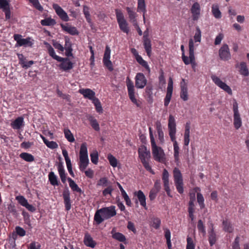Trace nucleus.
<instances>
[{
    "label": "nucleus",
    "mask_w": 249,
    "mask_h": 249,
    "mask_svg": "<svg viewBox=\"0 0 249 249\" xmlns=\"http://www.w3.org/2000/svg\"><path fill=\"white\" fill-rule=\"evenodd\" d=\"M168 129L169 131V135L171 141L173 142L174 156L175 160L176 162H178L179 160V147L176 141V123L174 117L171 114H170L169 116Z\"/></svg>",
    "instance_id": "1"
},
{
    "label": "nucleus",
    "mask_w": 249,
    "mask_h": 249,
    "mask_svg": "<svg viewBox=\"0 0 249 249\" xmlns=\"http://www.w3.org/2000/svg\"><path fill=\"white\" fill-rule=\"evenodd\" d=\"M116 214L115 206H110L98 210L94 215V219L96 224H101L105 219H108Z\"/></svg>",
    "instance_id": "2"
},
{
    "label": "nucleus",
    "mask_w": 249,
    "mask_h": 249,
    "mask_svg": "<svg viewBox=\"0 0 249 249\" xmlns=\"http://www.w3.org/2000/svg\"><path fill=\"white\" fill-rule=\"evenodd\" d=\"M79 155V169L80 171H84L89 163L87 147L85 142L81 145Z\"/></svg>",
    "instance_id": "3"
},
{
    "label": "nucleus",
    "mask_w": 249,
    "mask_h": 249,
    "mask_svg": "<svg viewBox=\"0 0 249 249\" xmlns=\"http://www.w3.org/2000/svg\"><path fill=\"white\" fill-rule=\"evenodd\" d=\"M175 185L178 192L182 194L184 192L182 176L180 171L177 167L174 168L173 171Z\"/></svg>",
    "instance_id": "4"
},
{
    "label": "nucleus",
    "mask_w": 249,
    "mask_h": 249,
    "mask_svg": "<svg viewBox=\"0 0 249 249\" xmlns=\"http://www.w3.org/2000/svg\"><path fill=\"white\" fill-rule=\"evenodd\" d=\"M126 86L128 90V94L131 102L137 107H141L142 102L136 98L133 82L128 77L126 78Z\"/></svg>",
    "instance_id": "5"
},
{
    "label": "nucleus",
    "mask_w": 249,
    "mask_h": 249,
    "mask_svg": "<svg viewBox=\"0 0 249 249\" xmlns=\"http://www.w3.org/2000/svg\"><path fill=\"white\" fill-rule=\"evenodd\" d=\"M115 13L119 28L123 32L128 34L129 31L128 23L124 18L123 13L121 10L118 9L115 10Z\"/></svg>",
    "instance_id": "6"
},
{
    "label": "nucleus",
    "mask_w": 249,
    "mask_h": 249,
    "mask_svg": "<svg viewBox=\"0 0 249 249\" xmlns=\"http://www.w3.org/2000/svg\"><path fill=\"white\" fill-rule=\"evenodd\" d=\"M232 110L233 112V124L236 129H239L242 125V119L238 110V104L234 99L232 104Z\"/></svg>",
    "instance_id": "7"
},
{
    "label": "nucleus",
    "mask_w": 249,
    "mask_h": 249,
    "mask_svg": "<svg viewBox=\"0 0 249 249\" xmlns=\"http://www.w3.org/2000/svg\"><path fill=\"white\" fill-rule=\"evenodd\" d=\"M211 79L213 82L219 88L226 92L230 95H232V92L231 88L226 84L225 82H223L220 78L215 75H212Z\"/></svg>",
    "instance_id": "8"
},
{
    "label": "nucleus",
    "mask_w": 249,
    "mask_h": 249,
    "mask_svg": "<svg viewBox=\"0 0 249 249\" xmlns=\"http://www.w3.org/2000/svg\"><path fill=\"white\" fill-rule=\"evenodd\" d=\"M153 158L160 162H164L166 160L165 154L161 147L156 146L152 148Z\"/></svg>",
    "instance_id": "9"
},
{
    "label": "nucleus",
    "mask_w": 249,
    "mask_h": 249,
    "mask_svg": "<svg viewBox=\"0 0 249 249\" xmlns=\"http://www.w3.org/2000/svg\"><path fill=\"white\" fill-rule=\"evenodd\" d=\"M14 39L17 41L16 46H32L33 43L31 41V38L28 37L26 38H22L20 35L16 34L14 36Z\"/></svg>",
    "instance_id": "10"
},
{
    "label": "nucleus",
    "mask_w": 249,
    "mask_h": 249,
    "mask_svg": "<svg viewBox=\"0 0 249 249\" xmlns=\"http://www.w3.org/2000/svg\"><path fill=\"white\" fill-rule=\"evenodd\" d=\"M139 157L141 162L149 160L151 158L150 150L144 145L141 146L138 150Z\"/></svg>",
    "instance_id": "11"
},
{
    "label": "nucleus",
    "mask_w": 249,
    "mask_h": 249,
    "mask_svg": "<svg viewBox=\"0 0 249 249\" xmlns=\"http://www.w3.org/2000/svg\"><path fill=\"white\" fill-rule=\"evenodd\" d=\"M173 89V81L172 78L170 77L168 81V86L167 88V92L165 98L164 99V106L167 107L168 106L172 95Z\"/></svg>",
    "instance_id": "12"
},
{
    "label": "nucleus",
    "mask_w": 249,
    "mask_h": 249,
    "mask_svg": "<svg viewBox=\"0 0 249 249\" xmlns=\"http://www.w3.org/2000/svg\"><path fill=\"white\" fill-rule=\"evenodd\" d=\"M219 55L220 58L224 61L231 59V55L230 49L227 44H224L219 50Z\"/></svg>",
    "instance_id": "13"
},
{
    "label": "nucleus",
    "mask_w": 249,
    "mask_h": 249,
    "mask_svg": "<svg viewBox=\"0 0 249 249\" xmlns=\"http://www.w3.org/2000/svg\"><path fill=\"white\" fill-rule=\"evenodd\" d=\"M53 8L55 10L56 14L59 17L64 21H68L69 18L67 13L57 4L54 3Z\"/></svg>",
    "instance_id": "14"
},
{
    "label": "nucleus",
    "mask_w": 249,
    "mask_h": 249,
    "mask_svg": "<svg viewBox=\"0 0 249 249\" xmlns=\"http://www.w3.org/2000/svg\"><path fill=\"white\" fill-rule=\"evenodd\" d=\"M147 83V80L142 73H138L135 77V86L138 89L143 88Z\"/></svg>",
    "instance_id": "15"
},
{
    "label": "nucleus",
    "mask_w": 249,
    "mask_h": 249,
    "mask_svg": "<svg viewBox=\"0 0 249 249\" xmlns=\"http://www.w3.org/2000/svg\"><path fill=\"white\" fill-rule=\"evenodd\" d=\"M110 49L108 46L106 47L105 52L103 57V62L104 65L110 71L113 70L112 62L110 60Z\"/></svg>",
    "instance_id": "16"
},
{
    "label": "nucleus",
    "mask_w": 249,
    "mask_h": 249,
    "mask_svg": "<svg viewBox=\"0 0 249 249\" xmlns=\"http://www.w3.org/2000/svg\"><path fill=\"white\" fill-rule=\"evenodd\" d=\"M191 12L193 20L194 21L198 20L200 17V6L197 2H196L193 4L191 8Z\"/></svg>",
    "instance_id": "17"
},
{
    "label": "nucleus",
    "mask_w": 249,
    "mask_h": 249,
    "mask_svg": "<svg viewBox=\"0 0 249 249\" xmlns=\"http://www.w3.org/2000/svg\"><path fill=\"white\" fill-rule=\"evenodd\" d=\"M169 177V174L168 171L164 169L162 173V179L163 182L164 189L166 192L167 195L169 196H171Z\"/></svg>",
    "instance_id": "18"
},
{
    "label": "nucleus",
    "mask_w": 249,
    "mask_h": 249,
    "mask_svg": "<svg viewBox=\"0 0 249 249\" xmlns=\"http://www.w3.org/2000/svg\"><path fill=\"white\" fill-rule=\"evenodd\" d=\"M62 195L64 199L65 209L66 211H68L71 209L70 192L68 188H66L63 191Z\"/></svg>",
    "instance_id": "19"
},
{
    "label": "nucleus",
    "mask_w": 249,
    "mask_h": 249,
    "mask_svg": "<svg viewBox=\"0 0 249 249\" xmlns=\"http://www.w3.org/2000/svg\"><path fill=\"white\" fill-rule=\"evenodd\" d=\"M78 92L83 95L84 98L90 100H93L95 97V93L90 89H81L78 90Z\"/></svg>",
    "instance_id": "20"
},
{
    "label": "nucleus",
    "mask_w": 249,
    "mask_h": 249,
    "mask_svg": "<svg viewBox=\"0 0 249 249\" xmlns=\"http://www.w3.org/2000/svg\"><path fill=\"white\" fill-rule=\"evenodd\" d=\"M189 48H190V59H191L190 64L192 65L193 69H195L196 64L195 62V57L194 55V43L192 39H190L189 41Z\"/></svg>",
    "instance_id": "21"
},
{
    "label": "nucleus",
    "mask_w": 249,
    "mask_h": 249,
    "mask_svg": "<svg viewBox=\"0 0 249 249\" xmlns=\"http://www.w3.org/2000/svg\"><path fill=\"white\" fill-rule=\"evenodd\" d=\"M181 92H180V98L184 101L188 100V89L187 85L185 82L184 79H182V81L180 83Z\"/></svg>",
    "instance_id": "22"
},
{
    "label": "nucleus",
    "mask_w": 249,
    "mask_h": 249,
    "mask_svg": "<svg viewBox=\"0 0 249 249\" xmlns=\"http://www.w3.org/2000/svg\"><path fill=\"white\" fill-rule=\"evenodd\" d=\"M44 44L47 48L49 55L52 58L57 60V61H62L64 60L63 58L55 54L53 48L49 43H48L47 42H44Z\"/></svg>",
    "instance_id": "23"
},
{
    "label": "nucleus",
    "mask_w": 249,
    "mask_h": 249,
    "mask_svg": "<svg viewBox=\"0 0 249 249\" xmlns=\"http://www.w3.org/2000/svg\"><path fill=\"white\" fill-rule=\"evenodd\" d=\"M134 195L138 197L141 205L146 209V197L143 193L141 190H139L134 192Z\"/></svg>",
    "instance_id": "24"
},
{
    "label": "nucleus",
    "mask_w": 249,
    "mask_h": 249,
    "mask_svg": "<svg viewBox=\"0 0 249 249\" xmlns=\"http://www.w3.org/2000/svg\"><path fill=\"white\" fill-rule=\"evenodd\" d=\"M84 243L86 246L91 248H94L96 245L95 241L93 240V238L88 233H86L85 235Z\"/></svg>",
    "instance_id": "25"
},
{
    "label": "nucleus",
    "mask_w": 249,
    "mask_h": 249,
    "mask_svg": "<svg viewBox=\"0 0 249 249\" xmlns=\"http://www.w3.org/2000/svg\"><path fill=\"white\" fill-rule=\"evenodd\" d=\"M23 123V118L22 117H19L11 123V126L14 129H19L24 125Z\"/></svg>",
    "instance_id": "26"
},
{
    "label": "nucleus",
    "mask_w": 249,
    "mask_h": 249,
    "mask_svg": "<svg viewBox=\"0 0 249 249\" xmlns=\"http://www.w3.org/2000/svg\"><path fill=\"white\" fill-rule=\"evenodd\" d=\"M62 63L60 64L59 67L60 69H62L65 71H68L71 69L73 68V64L68 59H64Z\"/></svg>",
    "instance_id": "27"
},
{
    "label": "nucleus",
    "mask_w": 249,
    "mask_h": 249,
    "mask_svg": "<svg viewBox=\"0 0 249 249\" xmlns=\"http://www.w3.org/2000/svg\"><path fill=\"white\" fill-rule=\"evenodd\" d=\"M62 28L63 30L72 35L78 34V32L75 27L71 26L67 24L66 25L61 24Z\"/></svg>",
    "instance_id": "28"
},
{
    "label": "nucleus",
    "mask_w": 249,
    "mask_h": 249,
    "mask_svg": "<svg viewBox=\"0 0 249 249\" xmlns=\"http://www.w3.org/2000/svg\"><path fill=\"white\" fill-rule=\"evenodd\" d=\"M212 13L215 18L219 19L222 17V13L219 10V6L218 4L214 3L212 5Z\"/></svg>",
    "instance_id": "29"
},
{
    "label": "nucleus",
    "mask_w": 249,
    "mask_h": 249,
    "mask_svg": "<svg viewBox=\"0 0 249 249\" xmlns=\"http://www.w3.org/2000/svg\"><path fill=\"white\" fill-rule=\"evenodd\" d=\"M143 45L147 55L150 56L151 53V41L148 37H146V36H143Z\"/></svg>",
    "instance_id": "30"
},
{
    "label": "nucleus",
    "mask_w": 249,
    "mask_h": 249,
    "mask_svg": "<svg viewBox=\"0 0 249 249\" xmlns=\"http://www.w3.org/2000/svg\"><path fill=\"white\" fill-rule=\"evenodd\" d=\"M208 240L211 246H213L217 241V235L215 232L214 231L213 228L210 231L208 232Z\"/></svg>",
    "instance_id": "31"
},
{
    "label": "nucleus",
    "mask_w": 249,
    "mask_h": 249,
    "mask_svg": "<svg viewBox=\"0 0 249 249\" xmlns=\"http://www.w3.org/2000/svg\"><path fill=\"white\" fill-rule=\"evenodd\" d=\"M112 237L113 238L118 240L120 242H124L125 240V237L120 232H116V229L113 228L111 231Z\"/></svg>",
    "instance_id": "32"
},
{
    "label": "nucleus",
    "mask_w": 249,
    "mask_h": 249,
    "mask_svg": "<svg viewBox=\"0 0 249 249\" xmlns=\"http://www.w3.org/2000/svg\"><path fill=\"white\" fill-rule=\"evenodd\" d=\"M138 12H143V19L144 23L145 22V13L146 12L145 9V4L144 0H138V8H137Z\"/></svg>",
    "instance_id": "33"
},
{
    "label": "nucleus",
    "mask_w": 249,
    "mask_h": 249,
    "mask_svg": "<svg viewBox=\"0 0 249 249\" xmlns=\"http://www.w3.org/2000/svg\"><path fill=\"white\" fill-rule=\"evenodd\" d=\"M88 120L90 123V124L92 127L96 131L100 130L99 124L97 120L92 116H89L88 117Z\"/></svg>",
    "instance_id": "34"
},
{
    "label": "nucleus",
    "mask_w": 249,
    "mask_h": 249,
    "mask_svg": "<svg viewBox=\"0 0 249 249\" xmlns=\"http://www.w3.org/2000/svg\"><path fill=\"white\" fill-rule=\"evenodd\" d=\"M239 72L241 75L244 76H247L249 75V70L247 68L246 63L245 62H241L239 65Z\"/></svg>",
    "instance_id": "35"
},
{
    "label": "nucleus",
    "mask_w": 249,
    "mask_h": 249,
    "mask_svg": "<svg viewBox=\"0 0 249 249\" xmlns=\"http://www.w3.org/2000/svg\"><path fill=\"white\" fill-rule=\"evenodd\" d=\"M57 168L61 181L64 183L66 182V177L63 164L62 163H60L58 165Z\"/></svg>",
    "instance_id": "36"
},
{
    "label": "nucleus",
    "mask_w": 249,
    "mask_h": 249,
    "mask_svg": "<svg viewBox=\"0 0 249 249\" xmlns=\"http://www.w3.org/2000/svg\"><path fill=\"white\" fill-rule=\"evenodd\" d=\"M222 224L224 231L230 233L232 232L233 231V228L231 222L228 220L226 219L223 220Z\"/></svg>",
    "instance_id": "37"
},
{
    "label": "nucleus",
    "mask_w": 249,
    "mask_h": 249,
    "mask_svg": "<svg viewBox=\"0 0 249 249\" xmlns=\"http://www.w3.org/2000/svg\"><path fill=\"white\" fill-rule=\"evenodd\" d=\"M68 180L69 183L70 187L73 191L77 192L80 194L83 193L82 190L71 178H69Z\"/></svg>",
    "instance_id": "38"
},
{
    "label": "nucleus",
    "mask_w": 249,
    "mask_h": 249,
    "mask_svg": "<svg viewBox=\"0 0 249 249\" xmlns=\"http://www.w3.org/2000/svg\"><path fill=\"white\" fill-rule=\"evenodd\" d=\"M49 180L50 183L53 186L58 185V181L57 176L54 174V172H51L48 175Z\"/></svg>",
    "instance_id": "39"
},
{
    "label": "nucleus",
    "mask_w": 249,
    "mask_h": 249,
    "mask_svg": "<svg viewBox=\"0 0 249 249\" xmlns=\"http://www.w3.org/2000/svg\"><path fill=\"white\" fill-rule=\"evenodd\" d=\"M126 11L127 12L130 21L133 23H137L136 17V13L134 12L130 8L126 7Z\"/></svg>",
    "instance_id": "40"
},
{
    "label": "nucleus",
    "mask_w": 249,
    "mask_h": 249,
    "mask_svg": "<svg viewBox=\"0 0 249 249\" xmlns=\"http://www.w3.org/2000/svg\"><path fill=\"white\" fill-rule=\"evenodd\" d=\"M64 133L66 139L71 142H73L75 141L74 136L70 130L68 128L64 129Z\"/></svg>",
    "instance_id": "41"
},
{
    "label": "nucleus",
    "mask_w": 249,
    "mask_h": 249,
    "mask_svg": "<svg viewBox=\"0 0 249 249\" xmlns=\"http://www.w3.org/2000/svg\"><path fill=\"white\" fill-rule=\"evenodd\" d=\"M20 157L27 162H32L35 160L34 157L31 154L28 153H22L20 154Z\"/></svg>",
    "instance_id": "42"
},
{
    "label": "nucleus",
    "mask_w": 249,
    "mask_h": 249,
    "mask_svg": "<svg viewBox=\"0 0 249 249\" xmlns=\"http://www.w3.org/2000/svg\"><path fill=\"white\" fill-rule=\"evenodd\" d=\"M40 23L43 26H53L56 24L55 20L51 18L41 20Z\"/></svg>",
    "instance_id": "43"
},
{
    "label": "nucleus",
    "mask_w": 249,
    "mask_h": 249,
    "mask_svg": "<svg viewBox=\"0 0 249 249\" xmlns=\"http://www.w3.org/2000/svg\"><path fill=\"white\" fill-rule=\"evenodd\" d=\"M41 138L45 144L49 147L51 149H55L57 148L58 144L57 143L53 141H49L44 137L41 136Z\"/></svg>",
    "instance_id": "44"
},
{
    "label": "nucleus",
    "mask_w": 249,
    "mask_h": 249,
    "mask_svg": "<svg viewBox=\"0 0 249 249\" xmlns=\"http://www.w3.org/2000/svg\"><path fill=\"white\" fill-rule=\"evenodd\" d=\"M136 60L137 62L141 65L142 66H143L144 68H145L146 70L148 71V72H150V68L147 63L144 60L142 59L141 56L138 55L137 57H136Z\"/></svg>",
    "instance_id": "45"
},
{
    "label": "nucleus",
    "mask_w": 249,
    "mask_h": 249,
    "mask_svg": "<svg viewBox=\"0 0 249 249\" xmlns=\"http://www.w3.org/2000/svg\"><path fill=\"white\" fill-rule=\"evenodd\" d=\"M83 13L87 22L89 23H91V19L90 18V15L89 14V8L86 5H84L83 6Z\"/></svg>",
    "instance_id": "46"
},
{
    "label": "nucleus",
    "mask_w": 249,
    "mask_h": 249,
    "mask_svg": "<svg viewBox=\"0 0 249 249\" xmlns=\"http://www.w3.org/2000/svg\"><path fill=\"white\" fill-rule=\"evenodd\" d=\"M92 103L96 107V111L99 113H102L103 108L99 100L95 98L92 100Z\"/></svg>",
    "instance_id": "47"
},
{
    "label": "nucleus",
    "mask_w": 249,
    "mask_h": 249,
    "mask_svg": "<svg viewBox=\"0 0 249 249\" xmlns=\"http://www.w3.org/2000/svg\"><path fill=\"white\" fill-rule=\"evenodd\" d=\"M161 221L158 217H153L152 218L151 226L156 229H158L160 227Z\"/></svg>",
    "instance_id": "48"
},
{
    "label": "nucleus",
    "mask_w": 249,
    "mask_h": 249,
    "mask_svg": "<svg viewBox=\"0 0 249 249\" xmlns=\"http://www.w3.org/2000/svg\"><path fill=\"white\" fill-rule=\"evenodd\" d=\"M107 159L109 162L110 164L113 167L117 166L118 161L116 158L111 154H108L107 156Z\"/></svg>",
    "instance_id": "49"
},
{
    "label": "nucleus",
    "mask_w": 249,
    "mask_h": 249,
    "mask_svg": "<svg viewBox=\"0 0 249 249\" xmlns=\"http://www.w3.org/2000/svg\"><path fill=\"white\" fill-rule=\"evenodd\" d=\"M110 185V182L107 178H101L97 182V186H101L103 187H107Z\"/></svg>",
    "instance_id": "50"
},
{
    "label": "nucleus",
    "mask_w": 249,
    "mask_h": 249,
    "mask_svg": "<svg viewBox=\"0 0 249 249\" xmlns=\"http://www.w3.org/2000/svg\"><path fill=\"white\" fill-rule=\"evenodd\" d=\"M194 41L195 42H200L201 39V32L198 27L196 28V31L194 36Z\"/></svg>",
    "instance_id": "51"
},
{
    "label": "nucleus",
    "mask_w": 249,
    "mask_h": 249,
    "mask_svg": "<svg viewBox=\"0 0 249 249\" xmlns=\"http://www.w3.org/2000/svg\"><path fill=\"white\" fill-rule=\"evenodd\" d=\"M197 201L200 209H203L205 207L204 199L202 195L200 193H197Z\"/></svg>",
    "instance_id": "52"
},
{
    "label": "nucleus",
    "mask_w": 249,
    "mask_h": 249,
    "mask_svg": "<svg viewBox=\"0 0 249 249\" xmlns=\"http://www.w3.org/2000/svg\"><path fill=\"white\" fill-rule=\"evenodd\" d=\"M16 199L22 206L25 207L28 203L27 200L22 196H18L16 197Z\"/></svg>",
    "instance_id": "53"
},
{
    "label": "nucleus",
    "mask_w": 249,
    "mask_h": 249,
    "mask_svg": "<svg viewBox=\"0 0 249 249\" xmlns=\"http://www.w3.org/2000/svg\"><path fill=\"white\" fill-rule=\"evenodd\" d=\"M91 162L96 164L98 161V154L97 151H94L90 154Z\"/></svg>",
    "instance_id": "54"
},
{
    "label": "nucleus",
    "mask_w": 249,
    "mask_h": 249,
    "mask_svg": "<svg viewBox=\"0 0 249 249\" xmlns=\"http://www.w3.org/2000/svg\"><path fill=\"white\" fill-rule=\"evenodd\" d=\"M195 244L194 243L193 239L188 236L187 238L186 249H195Z\"/></svg>",
    "instance_id": "55"
},
{
    "label": "nucleus",
    "mask_w": 249,
    "mask_h": 249,
    "mask_svg": "<svg viewBox=\"0 0 249 249\" xmlns=\"http://www.w3.org/2000/svg\"><path fill=\"white\" fill-rule=\"evenodd\" d=\"M197 227L198 231L199 232H201V233H202L204 235H205L206 231H205V226H204L203 223L201 220H199L198 221Z\"/></svg>",
    "instance_id": "56"
},
{
    "label": "nucleus",
    "mask_w": 249,
    "mask_h": 249,
    "mask_svg": "<svg viewBox=\"0 0 249 249\" xmlns=\"http://www.w3.org/2000/svg\"><path fill=\"white\" fill-rule=\"evenodd\" d=\"M7 208L9 213H12V214H13L14 216H17V211L14 205L12 204H10L8 205Z\"/></svg>",
    "instance_id": "57"
},
{
    "label": "nucleus",
    "mask_w": 249,
    "mask_h": 249,
    "mask_svg": "<svg viewBox=\"0 0 249 249\" xmlns=\"http://www.w3.org/2000/svg\"><path fill=\"white\" fill-rule=\"evenodd\" d=\"M32 3L35 7L40 11H42L43 9L42 6L40 4L38 0H29Z\"/></svg>",
    "instance_id": "58"
},
{
    "label": "nucleus",
    "mask_w": 249,
    "mask_h": 249,
    "mask_svg": "<svg viewBox=\"0 0 249 249\" xmlns=\"http://www.w3.org/2000/svg\"><path fill=\"white\" fill-rule=\"evenodd\" d=\"M10 6V0H0V9L4 8Z\"/></svg>",
    "instance_id": "59"
},
{
    "label": "nucleus",
    "mask_w": 249,
    "mask_h": 249,
    "mask_svg": "<svg viewBox=\"0 0 249 249\" xmlns=\"http://www.w3.org/2000/svg\"><path fill=\"white\" fill-rule=\"evenodd\" d=\"M144 168L148 171H149L152 174H154L155 173L152 169L151 166L149 164V160H145L142 162Z\"/></svg>",
    "instance_id": "60"
},
{
    "label": "nucleus",
    "mask_w": 249,
    "mask_h": 249,
    "mask_svg": "<svg viewBox=\"0 0 249 249\" xmlns=\"http://www.w3.org/2000/svg\"><path fill=\"white\" fill-rule=\"evenodd\" d=\"M224 38V35L222 33L219 34L215 37L214 40V44L217 45L220 44L222 40Z\"/></svg>",
    "instance_id": "61"
},
{
    "label": "nucleus",
    "mask_w": 249,
    "mask_h": 249,
    "mask_svg": "<svg viewBox=\"0 0 249 249\" xmlns=\"http://www.w3.org/2000/svg\"><path fill=\"white\" fill-rule=\"evenodd\" d=\"M16 230L17 234L20 236H24L26 234L25 231L22 228L20 227H17L16 228Z\"/></svg>",
    "instance_id": "62"
},
{
    "label": "nucleus",
    "mask_w": 249,
    "mask_h": 249,
    "mask_svg": "<svg viewBox=\"0 0 249 249\" xmlns=\"http://www.w3.org/2000/svg\"><path fill=\"white\" fill-rule=\"evenodd\" d=\"M53 45L56 49H57L61 52L64 51V48L59 43L53 40Z\"/></svg>",
    "instance_id": "63"
},
{
    "label": "nucleus",
    "mask_w": 249,
    "mask_h": 249,
    "mask_svg": "<svg viewBox=\"0 0 249 249\" xmlns=\"http://www.w3.org/2000/svg\"><path fill=\"white\" fill-rule=\"evenodd\" d=\"M232 249H240L239 246V238L236 237L232 245Z\"/></svg>",
    "instance_id": "64"
}]
</instances>
